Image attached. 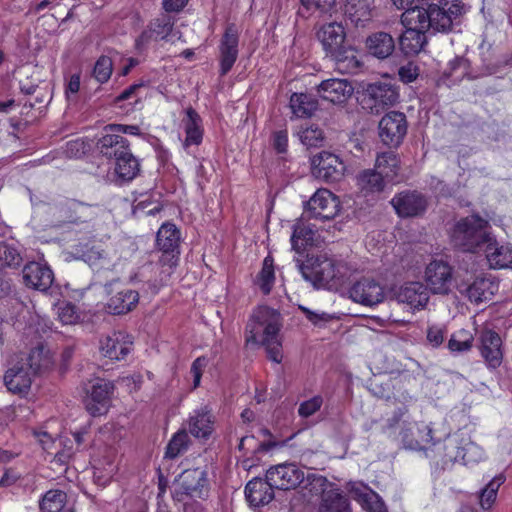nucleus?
Wrapping results in <instances>:
<instances>
[{"label": "nucleus", "instance_id": "49530a36", "mask_svg": "<svg viewBox=\"0 0 512 512\" xmlns=\"http://www.w3.org/2000/svg\"><path fill=\"white\" fill-rule=\"evenodd\" d=\"M190 439L184 429L176 432L167 444L165 457L175 459L188 450Z\"/></svg>", "mask_w": 512, "mask_h": 512}, {"label": "nucleus", "instance_id": "7ed1b4c3", "mask_svg": "<svg viewBox=\"0 0 512 512\" xmlns=\"http://www.w3.org/2000/svg\"><path fill=\"white\" fill-rule=\"evenodd\" d=\"M448 430L446 418H437L436 421L425 420L410 421L401 430V441L406 449L423 451L427 458L436 440L445 436Z\"/></svg>", "mask_w": 512, "mask_h": 512}, {"label": "nucleus", "instance_id": "4c0bfd02", "mask_svg": "<svg viewBox=\"0 0 512 512\" xmlns=\"http://www.w3.org/2000/svg\"><path fill=\"white\" fill-rule=\"evenodd\" d=\"M345 14L356 27H365L372 17L371 7L367 0L347 1Z\"/></svg>", "mask_w": 512, "mask_h": 512}, {"label": "nucleus", "instance_id": "37998d69", "mask_svg": "<svg viewBox=\"0 0 512 512\" xmlns=\"http://www.w3.org/2000/svg\"><path fill=\"white\" fill-rule=\"evenodd\" d=\"M90 205L77 201L69 200L62 207V212L68 223L79 224L87 221Z\"/></svg>", "mask_w": 512, "mask_h": 512}, {"label": "nucleus", "instance_id": "5fc2aeb1", "mask_svg": "<svg viewBox=\"0 0 512 512\" xmlns=\"http://www.w3.org/2000/svg\"><path fill=\"white\" fill-rule=\"evenodd\" d=\"M473 337L468 332L462 330L458 334L452 335L448 341V348L452 352H464L471 349Z\"/></svg>", "mask_w": 512, "mask_h": 512}, {"label": "nucleus", "instance_id": "de8ad7c7", "mask_svg": "<svg viewBox=\"0 0 512 512\" xmlns=\"http://www.w3.org/2000/svg\"><path fill=\"white\" fill-rule=\"evenodd\" d=\"M399 159L393 152H383L376 158L375 170L386 178H392L397 174Z\"/></svg>", "mask_w": 512, "mask_h": 512}, {"label": "nucleus", "instance_id": "ea45409f", "mask_svg": "<svg viewBox=\"0 0 512 512\" xmlns=\"http://www.w3.org/2000/svg\"><path fill=\"white\" fill-rule=\"evenodd\" d=\"M318 102L305 93H293L290 97V108L298 118H308L317 110Z\"/></svg>", "mask_w": 512, "mask_h": 512}, {"label": "nucleus", "instance_id": "69168bd1", "mask_svg": "<svg viewBox=\"0 0 512 512\" xmlns=\"http://www.w3.org/2000/svg\"><path fill=\"white\" fill-rule=\"evenodd\" d=\"M272 146H273L274 150L279 154H283V153L287 152V150H288V131L286 129L278 130L273 133Z\"/></svg>", "mask_w": 512, "mask_h": 512}, {"label": "nucleus", "instance_id": "79ce46f5", "mask_svg": "<svg viewBox=\"0 0 512 512\" xmlns=\"http://www.w3.org/2000/svg\"><path fill=\"white\" fill-rule=\"evenodd\" d=\"M430 28L437 32H448L452 27L451 14L437 4H428Z\"/></svg>", "mask_w": 512, "mask_h": 512}, {"label": "nucleus", "instance_id": "a18cd8bd", "mask_svg": "<svg viewBox=\"0 0 512 512\" xmlns=\"http://www.w3.org/2000/svg\"><path fill=\"white\" fill-rule=\"evenodd\" d=\"M67 495L60 490L48 491L41 503L40 508L42 512H70L65 508Z\"/></svg>", "mask_w": 512, "mask_h": 512}, {"label": "nucleus", "instance_id": "0e129e2a", "mask_svg": "<svg viewBox=\"0 0 512 512\" xmlns=\"http://www.w3.org/2000/svg\"><path fill=\"white\" fill-rule=\"evenodd\" d=\"M152 30L146 26V28L137 36L134 43V48L138 53H143L147 50L149 44L152 41H158Z\"/></svg>", "mask_w": 512, "mask_h": 512}, {"label": "nucleus", "instance_id": "f257e3e1", "mask_svg": "<svg viewBox=\"0 0 512 512\" xmlns=\"http://www.w3.org/2000/svg\"><path fill=\"white\" fill-rule=\"evenodd\" d=\"M300 270L303 278L315 288L338 289L346 278L342 262L325 254H307Z\"/></svg>", "mask_w": 512, "mask_h": 512}, {"label": "nucleus", "instance_id": "aec40b11", "mask_svg": "<svg viewBox=\"0 0 512 512\" xmlns=\"http://www.w3.org/2000/svg\"><path fill=\"white\" fill-rule=\"evenodd\" d=\"M134 346L132 335L125 331H114L100 342L102 354L110 360L120 361L131 353Z\"/></svg>", "mask_w": 512, "mask_h": 512}, {"label": "nucleus", "instance_id": "4d7b16f0", "mask_svg": "<svg viewBox=\"0 0 512 512\" xmlns=\"http://www.w3.org/2000/svg\"><path fill=\"white\" fill-rule=\"evenodd\" d=\"M61 444L62 448L55 454L53 462L59 465H66L73 458L77 449L74 447L73 441L68 438L62 440Z\"/></svg>", "mask_w": 512, "mask_h": 512}, {"label": "nucleus", "instance_id": "2eb2a0df", "mask_svg": "<svg viewBox=\"0 0 512 512\" xmlns=\"http://www.w3.org/2000/svg\"><path fill=\"white\" fill-rule=\"evenodd\" d=\"M115 389L114 382L105 379H97L91 385L85 400L90 416H105L109 412Z\"/></svg>", "mask_w": 512, "mask_h": 512}, {"label": "nucleus", "instance_id": "4468645a", "mask_svg": "<svg viewBox=\"0 0 512 512\" xmlns=\"http://www.w3.org/2000/svg\"><path fill=\"white\" fill-rule=\"evenodd\" d=\"M407 128L406 115L403 112L390 111L379 122V137L384 145L397 148L403 142Z\"/></svg>", "mask_w": 512, "mask_h": 512}, {"label": "nucleus", "instance_id": "bb28decb", "mask_svg": "<svg viewBox=\"0 0 512 512\" xmlns=\"http://www.w3.org/2000/svg\"><path fill=\"white\" fill-rule=\"evenodd\" d=\"M23 279L26 286L35 290L47 291L54 280L53 271L38 262H29L24 266Z\"/></svg>", "mask_w": 512, "mask_h": 512}, {"label": "nucleus", "instance_id": "680f3d73", "mask_svg": "<svg viewBox=\"0 0 512 512\" xmlns=\"http://www.w3.org/2000/svg\"><path fill=\"white\" fill-rule=\"evenodd\" d=\"M322 404L323 398L320 395L302 402L298 409L299 416H312L321 408Z\"/></svg>", "mask_w": 512, "mask_h": 512}, {"label": "nucleus", "instance_id": "c9c22d12", "mask_svg": "<svg viewBox=\"0 0 512 512\" xmlns=\"http://www.w3.org/2000/svg\"><path fill=\"white\" fill-rule=\"evenodd\" d=\"M385 176L375 169H367L357 176V185L365 197L379 194L385 188Z\"/></svg>", "mask_w": 512, "mask_h": 512}, {"label": "nucleus", "instance_id": "2f4dec72", "mask_svg": "<svg viewBox=\"0 0 512 512\" xmlns=\"http://www.w3.org/2000/svg\"><path fill=\"white\" fill-rule=\"evenodd\" d=\"M186 118L184 122L185 146L200 145L203 141L204 128L202 118L199 113L191 106L185 110Z\"/></svg>", "mask_w": 512, "mask_h": 512}, {"label": "nucleus", "instance_id": "f704fd0d", "mask_svg": "<svg viewBox=\"0 0 512 512\" xmlns=\"http://www.w3.org/2000/svg\"><path fill=\"white\" fill-rule=\"evenodd\" d=\"M314 490L316 493L319 491ZM321 496L318 512H352L349 500L339 489L324 490Z\"/></svg>", "mask_w": 512, "mask_h": 512}, {"label": "nucleus", "instance_id": "7c9ffc66", "mask_svg": "<svg viewBox=\"0 0 512 512\" xmlns=\"http://www.w3.org/2000/svg\"><path fill=\"white\" fill-rule=\"evenodd\" d=\"M316 230L313 226L307 223L304 218L298 219L293 224V232L290 238L292 249L298 254L314 245Z\"/></svg>", "mask_w": 512, "mask_h": 512}, {"label": "nucleus", "instance_id": "bf43d9fd", "mask_svg": "<svg viewBox=\"0 0 512 512\" xmlns=\"http://www.w3.org/2000/svg\"><path fill=\"white\" fill-rule=\"evenodd\" d=\"M58 317L64 325H71L79 320L80 315L74 304L66 302L59 307Z\"/></svg>", "mask_w": 512, "mask_h": 512}, {"label": "nucleus", "instance_id": "ddd939ff", "mask_svg": "<svg viewBox=\"0 0 512 512\" xmlns=\"http://www.w3.org/2000/svg\"><path fill=\"white\" fill-rule=\"evenodd\" d=\"M239 29L234 23H229L221 36L219 50V75H227L235 65L239 56Z\"/></svg>", "mask_w": 512, "mask_h": 512}, {"label": "nucleus", "instance_id": "b1692460", "mask_svg": "<svg viewBox=\"0 0 512 512\" xmlns=\"http://www.w3.org/2000/svg\"><path fill=\"white\" fill-rule=\"evenodd\" d=\"M316 37L326 56L330 58L345 45L346 33L341 23L330 22L319 28Z\"/></svg>", "mask_w": 512, "mask_h": 512}, {"label": "nucleus", "instance_id": "c85d7f7f", "mask_svg": "<svg viewBox=\"0 0 512 512\" xmlns=\"http://www.w3.org/2000/svg\"><path fill=\"white\" fill-rule=\"evenodd\" d=\"M273 487L259 478L249 481L245 487V496L251 506L260 507L272 501L274 498Z\"/></svg>", "mask_w": 512, "mask_h": 512}, {"label": "nucleus", "instance_id": "9d476101", "mask_svg": "<svg viewBox=\"0 0 512 512\" xmlns=\"http://www.w3.org/2000/svg\"><path fill=\"white\" fill-rule=\"evenodd\" d=\"M340 210V200L330 190L318 189L305 205L303 215L308 219L331 220Z\"/></svg>", "mask_w": 512, "mask_h": 512}, {"label": "nucleus", "instance_id": "cd10ccee", "mask_svg": "<svg viewBox=\"0 0 512 512\" xmlns=\"http://www.w3.org/2000/svg\"><path fill=\"white\" fill-rule=\"evenodd\" d=\"M484 252L490 268H512V245L499 244L496 239L491 237L484 247Z\"/></svg>", "mask_w": 512, "mask_h": 512}, {"label": "nucleus", "instance_id": "f03ea898", "mask_svg": "<svg viewBox=\"0 0 512 512\" xmlns=\"http://www.w3.org/2000/svg\"><path fill=\"white\" fill-rule=\"evenodd\" d=\"M181 231L172 222L166 221L159 227L154 249L159 253L157 266L160 268V282L166 284L180 261Z\"/></svg>", "mask_w": 512, "mask_h": 512}, {"label": "nucleus", "instance_id": "3c124183", "mask_svg": "<svg viewBox=\"0 0 512 512\" xmlns=\"http://www.w3.org/2000/svg\"><path fill=\"white\" fill-rule=\"evenodd\" d=\"M113 71V64L110 57L102 55L100 56L93 67L92 76L100 84H104L109 81Z\"/></svg>", "mask_w": 512, "mask_h": 512}, {"label": "nucleus", "instance_id": "72a5a7b5", "mask_svg": "<svg viewBox=\"0 0 512 512\" xmlns=\"http://www.w3.org/2000/svg\"><path fill=\"white\" fill-rule=\"evenodd\" d=\"M399 37V48L406 56H415L420 53L427 43L426 31L404 27Z\"/></svg>", "mask_w": 512, "mask_h": 512}, {"label": "nucleus", "instance_id": "6ab92c4d", "mask_svg": "<svg viewBox=\"0 0 512 512\" xmlns=\"http://www.w3.org/2000/svg\"><path fill=\"white\" fill-rule=\"evenodd\" d=\"M350 298L364 306H374L384 301V287L372 278L363 277L349 289Z\"/></svg>", "mask_w": 512, "mask_h": 512}, {"label": "nucleus", "instance_id": "a878e982", "mask_svg": "<svg viewBox=\"0 0 512 512\" xmlns=\"http://www.w3.org/2000/svg\"><path fill=\"white\" fill-rule=\"evenodd\" d=\"M353 90V86L348 80L338 78L324 80L318 86L319 96L334 104L346 102Z\"/></svg>", "mask_w": 512, "mask_h": 512}, {"label": "nucleus", "instance_id": "39448f33", "mask_svg": "<svg viewBox=\"0 0 512 512\" xmlns=\"http://www.w3.org/2000/svg\"><path fill=\"white\" fill-rule=\"evenodd\" d=\"M489 222L478 214L461 218L454 226L452 241L463 252L478 253L491 240Z\"/></svg>", "mask_w": 512, "mask_h": 512}, {"label": "nucleus", "instance_id": "338daca9", "mask_svg": "<svg viewBox=\"0 0 512 512\" xmlns=\"http://www.w3.org/2000/svg\"><path fill=\"white\" fill-rule=\"evenodd\" d=\"M207 364V359L204 356L197 357L191 365L190 372L193 375V389L199 387L203 370Z\"/></svg>", "mask_w": 512, "mask_h": 512}, {"label": "nucleus", "instance_id": "0eeeda50", "mask_svg": "<svg viewBox=\"0 0 512 512\" xmlns=\"http://www.w3.org/2000/svg\"><path fill=\"white\" fill-rule=\"evenodd\" d=\"M467 440V432L458 430L451 434L450 427L448 426L446 435L432 443L433 448L430 453H427V458L435 466L445 469L453 463L460 461L462 448H464L462 443Z\"/></svg>", "mask_w": 512, "mask_h": 512}, {"label": "nucleus", "instance_id": "393cba45", "mask_svg": "<svg viewBox=\"0 0 512 512\" xmlns=\"http://www.w3.org/2000/svg\"><path fill=\"white\" fill-rule=\"evenodd\" d=\"M362 52L350 45H344L330 58L335 63L336 70L341 74H359L364 66Z\"/></svg>", "mask_w": 512, "mask_h": 512}, {"label": "nucleus", "instance_id": "9b49d317", "mask_svg": "<svg viewBox=\"0 0 512 512\" xmlns=\"http://www.w3.org/2000/svg\"><path fill=\"white\" fill-rule=\"evenodd\" d=\"M454 269L442 259L431 260L424 271V279L429 291L433 294L447 295L453 286Z\"/></svg>", "mask_w": 512, "mask_h": 512}, {"label": "nucleus", "instance_id": "c03bdc74", "mask_svg": "<svg viewBox=\"0 0 512 512\" xmlns=\"http://www.w3.org/2000/svg\"><path fill=\"white\" fill-rule=\"evenodd\" d=\"M175 20L168 13H161L157 17L151 19L148 27L155 34L156 39L166 40L172 33Z\"/></svg>", "mask_w": 512, "mask_h": 512}, {"label": "nucleus", "instance_id": "13d9d810", "mask_svg": "<svg viewBox=\"0 0 512 512\" xmlns=\"http://www.w3.org/2000/svg\"><path fill=\"white\" fill-rule=\"evenodd\" d=\"M360 505L366 512H387L384 501L375 491L368 493Z\"/></svg>", "mask_w": 512, "mask_h": 512}, {"label": "nucleus", "instance_id": "20e7f679", "mask_svg": "<svg viewBox=\"0 0 512 512\" xmlns=\"http://www.w3.org/2000/svg\"><path fill=\"white\" fill-rule=\"evenodd\" d=\"M265 478L275 489L292 490L296 489L301 483L306 482V488L310 491L322 489L327 479L317 474H305V471L294 462H284L271 466L266 471Z\"/></svg>", "mask_w": 512, "mask_h": 512}, {"label": "nucleus", "instance_id": "c756f323", "mask_svg": "<svg viewBox=\"0 0 512 512\" xmlns=\"http://www.w3.org/2000/svg\"><path fill=\"white\" fill-rule=\"evenodd\" d=\"M139 302V293L130 288H124L113 294L107 302V308L114 315H122L132 311Z\"/></svg>", "mask_w": 512, "mask_h": 512}, {"label": "nucleus", "instance_id": "dca6fc26", "mask_svg": "<svg viewBox=\"0 0 512 512\" xmlns=\"http://www.w3.org/2000/svg\"><path fill=\"white\" fill-rule=\"evenodd\" d=\"M313 175L326 183L339 182L345 173L344 162L334 153L321 151L311 160Z\"/></svg>", "mask_w": 512, "mask_h": 512}, {"label": "nucleus", "instance_id": "774afa93", "mask_svg": "<svg viewBox=\"0 0 512 512\" xmlns=\"http://www.w3.org/2000/svg\"><path fill=\"white\" fill-rule=\"evenodd\" d=\"M419 69L413 63L401 66L398 71L399 78L404 83H411L418 77Z\"/></svg>", "mask_w": 512, "mask_h": 512}, {"label": "nucleus", "instance_id": "6e6d98bb", "mask_svg": "<svg viewBox=\"0 0 512 512\" xmlns=\"http://www.w3.org/2000/svg\"><path fill=\"white\" fill-rule=\"evenodd\" d=\"M0 261L6 266L17 267L21 264L22 257L12 245L0 243Z\"/></svg>", "mask_w": 512, "mask_h": 512}, {"label": "nucleus", "instance_id": "a19ab883", "mask_svg": "<svg viewBox=\"0 0 512 512\" xmlns=\"http://www.w3.org/2000/svg\"><path fill=\"white\" fill-rule=\"evenodd\" d=\"M493 282L487 278H476L466 289L467 298L474 303H481L491 299L493 295Z\"/></svg>", "mask_w": 512, "mask_h": 512}, {"label": "nucleus", "instance_id": "a211bd4d", "mask_svg": "<svg viewBox=\"0 0 512 512\" xmlns=\"http://www.w3.org/2000/svg\"><path fill=\"white\" fill-rule=\"evenodd\" d=\"M478 349L486 366L498 368L503 361V343L500 335L491 329H483L478 336Z\"/></svg>", "mask_w": 512, "mask_h": 512}, {"label": "nucleus", "instance_id": "603ef678", "mask_svg": "<svg viewBox=\"0 0 512 512\" xmlns=\"http://www.w3.org/2000/svg\"><path fill=\"white\" fill-rule=\"evenodd\" d=\"M300 141L307 147H318L324 140L323 131L318 126H309L298 132Z\"/></svg>", "mask_w": 512, "mask_h": 512}, {"label": "nucleus", "instance_id": "09e8293b", "mask_svg": "<svg viewBox=\"0 0 512 512\" xmlns=\"http://www.w3.org/2000/svg\"><path fill=\"white\" fill-rule=\"evenodd\" d=\"M504 481L505 477L503 475H497L481 490L479 502L483 509L488 510L492 507L496 500L497 492Z\"/></svg>", "mask_w": 512, "mask_h": 512}, {"label": "nucleus", "instance_id": "e2e57ef3", "mask_svg": "<svg viewBox=\"0 0 512 512\" xmlns=\"http://www.w3.org/2000/svg\"><path fill=\"white\" fill-rule=\"evenodd\" d=\"M347 491L360 504L373 490L362 482H349Z\"/></svg>", "mask_w": 512, "mask_h": 512}, {"label": "nucleus", "instance_id": "473e14b6", "mask_svg": "<svg viewBox=\"0 0 512 512\" xmlns=\"http://www.w3.org/2000/svg\"><path fill=\"white\" fill-rule=\"evenodd\" d=\"M366 47L372 56L386 59L392 55L396 46L394 38L389 33L380 31L368 36Z\"/></svg>", "mask_w": 512, "mask_h": 512}, {"label": "nucleus", "instance_id": "4be33fe9", "mask_svg": "<svg viewBox=\"0 0 512 512\" xmlns=\"http://www.w3.org/2000/svg\"><path fill=\"white\" fill-rule=\"evenodd\" d=\"M400 303L406 304L413 311L423 310L430 298L428 287L419 281H411L404 283L396 294Z\"/></svg>", "mask_w": 512, "mask_h": 512}, {"label": "nucleus", "instance_id": "8fccbe9b", "mask_svg": "<svg viewBox=\"0 0 512 512\" xmlns=\"http://www.w3.org/2000/svg\"><path fill=\"white\" fill-rule=\"evenodd\" d=\"M464 448H462V456L460 461L464 465H473L477 464L480 461L485 459V452L482 447L471 440L470 435L468 434V440L462 443Z\"/></svg>", "mask_w": 512, "mask_h": 512}, {"label": "nucleus", "instance_id": "052dcab7", "mask_svg": "<svg viewBox=\"0 0 512 512\" xmlns=\"http://www.w3.org/2000/svg\"><path fill=\"white\" fill-rule=\"evenodd\" d=\"M117 383L126 388L129 393L138 391L143 383V376L140 373H133L127 376H121Z\"/></svg>", "mask_w": 512, "mask_h": 512}, {"label": "nucleus", "instance_id": "1a4fd4ad", "mask_svg": "<svg viewBox=\"0 0 512 512\" xmlns=\"http://www.w3.org/2000/svg\"><path fill=\"white\" fill-rule=\"evenodd\" d=\"M208 494L207 473L203 469H188L177 480L174 498L183 502L186 498H204Z\"/></svg>", "mask_w": 512, "mask_h": 512}, {"label": "nucleus", "instance_id": "423d86ee", "mask_svg": "<svg viewBox=\"0 0 512 512\" xmlns=\"http://www.w3.org/2000/svg\"><path fill=\"white\" fill-rule=\"evenodd\" d=\"M280 326L275 322L263 323L253 313L245 329V346H264L267 358L273 362L282 361V343L279 339Z\"/></svg>", "mask_w": 512, "mask_h": 512}, {"label": "nucleus", "instance_id": "f8f14e48", "mask_svg": "<svg viewBox=\"0 0 512 512\" xmlns=\"http://www.w3.org/2000/svg\"><path fill=\"white\" fill-rule=\"evenodd\" d=\"M43 351L42 347L32 350L29 355V365H15L9 368L4 375V382L7 389L14 394H25L31 387L32 378L31 370L37 373L41 370L42 364L33 362L35 354L40 355Z\"/></svg>", "mask_w": 512, "mask_h": 512}, {"label": "nucleus", "instance_id": "f3484780", "mask_svg": "<svg viewBox=\"0 0 512 512\" xmlns=\"http://www.w3.org/2000/svg\"><path fill=\"white\" fill-rule=\"evenodd\" d=\"M391 204L399 217L412 218L426 212L428 199L417 190H404L394 195Z\"/></svg>", "mask_w": 512, "mask_h": 512}, {"label": "nucleus", "instance_id": "58836bf2", "mask_svg": "<svg viewBox=\"0 0 512 512\" xmlns=\"http://www.w3.org/2000/svg\"><path fill=\"white\" fill-rule=\"evenodd\" d=\"M274 258L268 254L262 262V267L256 275L255 284L258 285L263 295H269L275 284Z\"/></svg>", "mask_w": 512, "mask_h": 512}, {"label": "nucleus", "instance_id": "864d4df0", "mask_svg": "<svg viewBox=\"0 0 512 512\" xmlns=\"http://www.w3.org/2000/svg\"><path fill=\"white\" fill-rule=\"evenodd\" d=\"M213 429L210 418H191L189 423V431L196 438H208Z\"/></svg>", "mask_w": 512, "mask_h": 512}, {"label": "nucleus", "instance_id": "5701e85b", "mask_svg": "<svg viewBox=\"0 0 512 512\" xmlns=\"http://www.w3.org/2000/svg\"><path fill=\"white\" fill-rule=\"evenodd\" d=\"M99 153L109 161H114L131 148L130 141L116 132L107 131V125L102 129L101 136L96 142Z\"/></svg>", "mask_w": 512, "mask_h": 512}, {"label": "nucleus", "instance_id": "412c9836", "mask_svg": "<svg viewBox=\"0 0 512 512\" xmlns=\"http://www.w3.org/2000/svg\"><path fill=\"white\" fill-rule=\"evenodd\" d=\"M112 163L114 181L118 185H125L136 179L141 173V160L135 156L132 149L125 151Z\"/></svg>", "mask_w": 512, "mask_h": 512}, {"label": "nucleus", "instance_id": "e433bc0d", "mask_svg": "<svg viewBox=\"0 0 512 512\" xmlns=\"http://www.w3.org/2000/svg\"><path fill=\"white\" fill-rule=\"evenodd\" d=\"M429 20V13L427 7L412 5L405 9L401 15V24L403 27L415 28L419 30L428 31L431 26Z\"/></svg>", "mask_w": 512, "mask_h": 512}, {"label": "nucleus", "instance_id": "6e6552de", "mask_svg": "<svg viewBox=\"0 0 512 512\" xmlns=\"http://www.w3.org/2000/svg\"><path fill=\"white\" fill-rule=\"evenodd\" d=\"M398 99L399 90L395 84L390 81H378L367 85L362 94L361 105L370 113L379 114L395 105Z\"/></svg>", "mask_w": 512, "mask_h": 512}]
</instances>
